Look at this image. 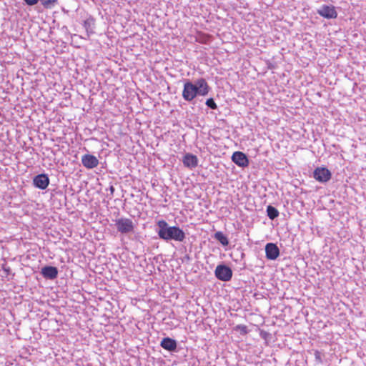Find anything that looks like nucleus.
I'll return each mask as SVG.
<instances>
[{
	"mask_svg": "<svg viewBox=\"0 0 366 366\" xmlns=\"http://www.w3.org/2000/svg\"><path fill=\"white\" fill-rule=\"evenodd\" d=\"M157 224L159 227L158 235L163 240L167 242L169 240L182 242L186 237L182 229L179 227L169 226L165 220H159Z\"/></svg>",
	"mask_w": 366,
	"mask_h": 366,
	"instance_id": "f257e3e1",
	"label": "nucleus"
},
{
	"mask_svg": "<svg viewBox=\"0 0 366 366\" xmlns=\"http://www.w3.org/2000/svg\"><path fill=\"white\" fill-rule=\"evenodd\" d=\"M115 226L117 231L122 234L133 233L135 227L133 221L126 217L115 219Z\"/></svg>",
	"mask_w": 366,
	"mask_h": 366,
	"instance_id": "f03ea898",
	"label": "nucleus"
},
{
	"mask_svg": "<svg viewBox=\"0 0 366 366\" xmlns=\"http://www.w3.org/2000/svg\"><path fill=\"white\" fill-rule=\"evenodd\" d=\"M208 85L205 79H199L194 84L186 82L183 92H207Z\"/></svg>",
	"mask_w": 366,
	"mask_h": 366,
	"instance_id": "7ed1b4c3",
	"label": "nucleus"
},
{
	"mask_svg": "<svg viewBox=\"0 0 366 366\" xmlns=\"http://www.w3.org/2000/svg\"><path fill=\"white\" fill-rule=\"evenodd\" d=\"M214 274L218 280L224 282L230 280L232 277V269L224 264L218 265L215 269Z\"/></svg>",
	"mask_w": 366,
	"mask_h": 366,
	"instance_id": "20e7f679",
	"label": "nucleus"
},
{
	"mask_svg": "<svg viewBox=\"0 0 366 366\" xmlns=\"http://www.w3.org/2000/svg\"><path fill=\"white\" fill-rule=\"evenodd\" d=\"M331 172L325 167H317L313 172V177L320 182H327L331 179Z\"/></svg>",
	"mask_w": 366,
	"mask_h": 366,
	"instance_id": "39448f33",
	"label": "nucleus"
},
{
	"mask_svg": "<svg viewBox=\"0 0 366 366\" xmlns=\"http://www.w3.org/2000/svg\"><path fill=\"white\" fill-rule=\"evenodd\" d=\"M317 14L326 19H335L337 16L335 7L332 5H323L317 10Z\"/></svg>",
	"mask_w": 366,
	"mask_h": 366,
	"instance_id": "423d86ee",
	"label": "nucleus"
},
{
	"mask_svg": "<svg viewBox=\"0 0 366 366\" xmlns=\"http://www.w3.org/2000/svg\"><path fill=\"white\" fill-rule=\"evenodd\" d=\"M265 253L267 259L274 260L280 255V249L274 243H267L265 246Z\"/></svg>",
	"mask_w": 366,
	"mask_h": 366,
	"instance_id": "0eeeda50",
	"label": "nucleus"
},
{
	"mask_svg": "<svg viewBox=\"0 0 366 366\" xmlns=\"http://www.w3.org/2000/svg\"><path fill=\"white\" fill-rule=\"evenodd\" d=\"M232 160L237 165L244 167L248 166L249 160L245 154L242 152H235L232 156Z\"/></svg>",
	"mask_w": 366,
	"mask_h": 366,
	"instance_id": "6e6552de",
	"label": "nucleus"
},
{
	"mask_svg": "<svg viewBox=\"0 0 366 366\" xmlns=\"http://www.w3.org/2000/svg\"><path fill=\"white\" fill-rule=\"evenodd\" d=\"M33 183L36 187L41 189H45L49 184V179L47 174H38L34 178Z\"/></svg>",
	"mask_w": 366,
	"mask_h": 366,
	"instance_id": "1a4fd4ad",
	"label": "nucleus"
},
{
	"mask_svg": "<svg viewBox=\"0 0 366 366\" xmlns=\"http://www.w3.org/2000/svg\"><path fill=\"white\" fill-rule=\"evenodd\" d=\"M81 163L87 169H93L98 166L99 160L92 154H85L81 157Z\"/></svg>",
	"mask_w": 366,
	"mask_h": 366,
	"instance_id": "9d476101",
	"label": "nucleus"
},
{
	"mask_svg": "<svg viewBox=\"0 0 366 366\" xmlns=\"http://www.w3.org/2000/svg\"><path fill=\"white\" fill-rule=\"evenodd\" d=\"M41 273L44 278L54 280L58 275V269L53 266H45L41 269Z\"/></svg>",
	"mask_w": 366,
	"mask_h": 366,
	"instance_id": "9b49d317",
	"label": "nucleus"
},
{
	"mask_svg": "<svg viewBox=\"0 0 366 366\" xmlns=\"http://www.w3.org/2000/svg\"><path fill=\"white\" fill-rule=\"evenodd\" d=\"M182 162L186 167L192 169L197 166L198 159L194 154H186L183 157Z\"/></svg>",
	"mask_w": 366,
	"mask_h": 366,
	"instance_id": "f8f14e48",
	"label": "nucleus"
},
{
	"mask_svg": "<svg viewBox=\"0 0 366 366\" xmlns=\"http://www.w3.org/2000/svg\"><path fill=\"white\" fill-rule=\"evenodd\" d=\"M160 345L165 350L172 352L174 351L177 348V342L174 340L169 338V337H165L163 338Z\"/></svg>",
	"mask_w": 366,
	"mask_h": 366,
	"instance_id": "ddd939ff",
	"label": "nucleus"
},
{
	"mask_svg": "<svg viewBox=\"0 0 366 366\" xmlns=\"http://www.w3.org/2000/svg\"><path fill=\"white\" fill-rule=\"evenodd\" d=\"M214 237L215 239L219 241L223 246H227L229 244L228 238L222 232H217L214 234Z\"/></svg>",
	"mask_w": 366,
	"mask_h": 366,
	"instance_id": "4468645a",
	"label": "nucleus"
},
{
	"mask_svg": "<svg viewBox=\"0 0 366 366\" xmlns=\"http://www.w3.org/2000/svg\"><path fill=\"white\" fill-rule=\"evenodd\" d=\"M267 213L268 217L273 220L279 216V211L273 206L269 205L267 207Z\"/></svg>",
	"mask_w": 366,
	"mask_h": 366,
	"instance_id": "2eb2a0df",
	"label": "nucleus"
},
{
	"mask_svg": "<svg viewBox=\"0 0 366 366\" xmlns=\"http://www.w3.org/2000/svg\"><path fill=\"white\" fill-rule=\"evenodd\" d=\"M41 2V4L43 6L44 8L50 9L53 8L56 4L57 3L58 0H39Z\"/></svg>",
	"mask_w": 366,
	"mask_h": 366,
	"instance_id": "dca6fc26",
	"label": "nucleus"
},
{
	"mask_svg": "<svg viewBox=\"0 0 366 366\" xmlns=\"http://www.w3.org/2000/svg\"><path fill=\"white\" fill-rule=\"evenodd\" d=\"M234 330L240 332L241 335H245L249 332L248 328L244 325H237L234 328Z\"/></svg>",
	"mask_w": 366,
	"mask_h": 366,
	"instance_id": "f3484780",
	"label": "nucleus"
},
{
	"mask_svg": "<svg viewBox=\"0 0 366 366\" xmlns=\"http://www.w3.org/2000/svg\"><path fill=\"white\" fill-rule=\"evenodd\" d=\"M207 94V93H182V95H183L184 99H186L187 101H191L196 97L197 94L204 95Z\"/></svg>",
	"mask_w": 366,
	"mask_h": 366,
	"instance_id": "a211bd4d",
	"label": "nucleus"
},
{
	"mask_svg": "<svg viewBox=\"0 0 366 366\" xmlns=\"http://www.w3.org/2000/svg\"><path fill=\"white\" fill-rule=\"evenodd\" d=\"M314 355L315 361L319 364H322L323 362L322 352L318 350H315Z\"/></svg>",
	"mask_w": 366,
	"mask_h": 366,
	"instance_id": "6ab92c4d",
	"label": "nucleus"
},
{
	"mask_svg": "<svg viewBox=\"0 0 366 366\" xmlns=\"http://www.w3.org/2000/svg\"><path fill=\"white\" fill-rule=\"evenodd\" d=\"M206 104L208 107H209L212 109H215L217 107L216 103L214 102V101L212 98L208 99L206 102Z\"/></svg>",
	"mask_w": 366,
	"mask_h": 366,
	"instance_id": "aec40b11",
	"label": "nucleus"
},
{
	"mask_svg": "<svg viewBox=\"0 0 366 366\" xmlns=\"http://www.w3.org/2000/svg\"><path fill=\"white\" fill-rule=\"evenodd\" d=\"M25 3L29 6H34L36 4L39 0H24Z\"/></svg>",
	"mask_w": 366,
	"mask_h": 366,
	"instance_id": "412c9836",
	"label": "nucleus"
},
{
	"mask_svg": "<svg viewBox=\"0 0 366 366\" xmlns=\"http://www.w3.org/2000/svg\"><path fill=\"white\" fill-rule=\"evenodd\" d=\"M3 270L6 273V275H8L11 272V268L9 267H7L6 265H3L2 267Z\"/></svg>",
	"mask_w": 366,
	"mask_h": 366,
	"instance_id": "4be33fe9",
	"label": "nucleus"
},
{
	"mask_svg": "<svg viewBox=\"0 0 366 366\" xmlns=\"http://www.w3.org/2000/svg\"><path fill=\"white\" fill-rule=\"evenodd\" d=\"M109 192H110V194H111V195H113V194H114V191H115V189H114V186L111 185V186L109 187Z\"/></svg>",
	"mask_w": 366,
	"mask_h": 366,
	"instance_id": "5701e85b",
	"label": "nucleus"
},
{
	"mask_svg": "<svg viewBox=\"0 0 366 366\" xmlns=\"http://www.w3.org/2000/svg\"><path fill=\"white\" fill-rule=\"evenodd\" d=\"M317 94H318L319 97H320V92H317Z\"/></svg>",
	"mask_w": 366,
	"mask_h": 366,
	"instance_id": "b1692460",
	"label": "nucleus"
}]
</instances>
